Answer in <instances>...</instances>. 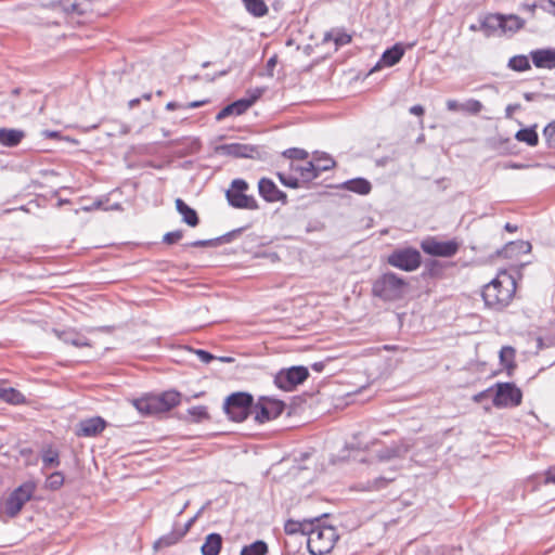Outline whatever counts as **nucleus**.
Returning a JSON list of instances; mask_svg holds the SVG:
<instances>
[{
  "instance_id": "1",
  "label": "nucleus",
  "mask_w": 555,
  "mask_h": 555,
  "mask_svg": "<svg viewBox=\"0 0 555 555\" xmlns=\"http://www.w3.org/2000/svg\"><path fill=\"white\" fill-rule=\"evenodd\" d=\"M516 292V281L512 274L501 271L482 289V298L489 308L502 310L507 307Z\"/></svg>"
},
{
  "instance_id": "2",
  "label": "nucleus",
  "mask_w": 555,
  "mask_h": 555,
  "mask_svg": "<svg viewBox=\"0 0 555 555\" xmlns=\"http://www.w3.org/2000/svg\"><path fill=\"white\" fill-rule=\"evenodd\" d=\"M307 537L308 550L312 555L330 553L338 540L336 529L322 525L319 519L313 520L310 530L307 531Z\"/></svg>"
},
{
  "instance_id": "3",
  "label": "nucleus",
  "mask_w": 555,
  "mask_h": 555,
  "mask_svg": "<svg viewBox=\"0 0 555 555\" xmlns=\"http://www.w3.org/2000/svg\"><path fill=\"white\" fill-rule=\"evenodd\" d=\"M408 283L393 272L380 275L373 284L372 292L376 297L386 301L401 299L406 293Z\"/></svg>"
},
{
  "instance_id": "4",
  "label": "nucleus",
  "mask_w": 555,
  "mask_h": 555,
  "mask_svg": "<svg viewBox=\"0 0 555 555\" xmlns=\"http://www.w3.org/2000/svg\"><path fill=\"white\" fill-rule=\"evenodd\" d=\"M248 183L243 179H234L225 192L229 204L238 209L256 210L259 208L256 198L247 195Z\"/></svg>"
},
{
  "instance_id": "5",
  "label": "nucleus",
  "mask_w": 555,
  "mask_h": 555,
  "mask_svg": "<svg viewBox=\"0 0 555 555\" xmlns=\"http://www.w3.org/2000/svg\"><path fill=\"white\" fill-rule=\"evenodd\" d=\"M253 397L246 392H236L229 396L223 404L227 415L234 422H243L248 414H253Z\"/></svg>"
},
{
  "instance_id": "6",
  "label": "nucleus",
  "mask_w": 555,
  "mask_h": 555,
  "mask_svg": "<svg viewBox=\"0 0 555 555\" xmlns=\"http://www.w3.org/2000/svg\"><path fill=\"white\" fill-rule=\"evenodd\" d=\"M387 262L393 268L412 272L422 263L421 253L412 247L397 248L387 257Z\"/></svg>"
},
{
  "instance_id": "7",
  "label": "nucleus",
  "mask_w": 555,
  "mask_h": 555,
  "mask_svg": "<svg viewBox=\"0 0 555 555\" xmlns=\"http://www.w3.org/2000/svg\"><path fill=\"white\" fill-rule=\"evenodd\" d=\"M36 491V485L27 481L17 487L4 502V513L13 518L20 514L24 505L30 501Z\"/></svg>"
},
{
  "instance_id": "8",
  "label": "nucleus",
  "mask_w": 555,
  "mask_h": 555,
  "mask_svg": "<svg viewBox=\"0 0 555 555\" xmlns=\"http://www.w3.org/2000/svg\"><path fill=\"white\" fill-rule=\"evenodd\" d=\"M460 246V242L455 238L439 241L434 236H428L421 242V248L423 251L434 257H453L457 254Z\"/></svg>"
},
{
  "instance_id": "9",
  "label": "nucleus",
  "mask_w": 555,
  "mask_h": 555,
  "mask_svg": "<svg viewBox=\"0 0 555 555\" xmlns=\"http://www.w3.org/2000/svg\"><path fill=\"white\" fill-rule=\"evenodd\" d=\"M284 408L285 404L281 400L270 397H261L254 405L253 414L258 423H264L281 415Z\"/></svg>"
},
{
  "instance_id": "10",
  "label": "nucleus",
  "mask_w": 555,
  "mask_h": 555,
  "mask_svg": "<svg viewBox=\"0 0 555 555\" xmlns=\"http://www.w3.org/2000/svg\"><path fill=\"white\" fill-rule=\"evenodd\" d=\"M309 376L305 366H292L281 370L274 377V384L282 390L292 391L296 386L302 384Z\"/></svg>"
},
{
  "instance_id": "11",
  "label": "nucleus",
  "mask_w": 555,
  "mask_h": 555,
  "mask_svg": "<svg viewBox=\"0 0 555 555\" xmlns=\"http://www.w3.org/2000/svg\"><path fill=\"white\" fill-rule=\"evenodd\" d=\"M522 393L512 383H499L496 384V392L493 398V404L496 408H511L517 406L521 403Z\"/></svg>"
},
{
  "instance_id": "12",
  "label": "nucleus",
  "mask_w": 555,
  "mask_h": 555,
  "mask_svg": "<svg viewBox=\"0 0 555 555\" xmlns=\"http://www.w3.org/2000/svg\"><path fill=\"white\" fill-rule=\"evenodd\" d=\"M398 472L395 468H390L386 474L380 475L373 480H367L365 482H358L354 488L359 491H379L388 487L392 481L397 479Z\"/></svg>"
},
{
  "instance_id": "13",
  "label": "nucleus",
  "mask_w": 555,
  "mask_h": 555,
  "mask_svg": "<svg viewBox=\"0 0 555 555\" xmlns=\"http://www.w3.org/2000/svg\"><path fill=\"white\" fill-rule=\"evenodd\" d=\"M106 426V422L100 417L82 420L77 425L76 435L79 437H95L101 434Z\"/></svg>"
},
{
  "instance_id": "14",
  "label": "nucleus",
  "mask_w": 555,
  "mask_h": 555,
  "mask_svg": "<svg viewBox=\"0 0 555 555\" xmlns=\"http://www.w3.org/2000/svg\"><path fill=\"white\" fill-rule=\"evenodd\" d=\"M260 196L267 202H285L286 194L278 189L275 183L267 178H262L258 182Z\"/></svg>"
},
{
  "instance_id": "15",
  "label": "nucleus",
  "mask_w": 555,
  "mask_h": 555,
  "mask_svg": "<svg viewBox=\"0 0 555 555\" xmlns=\"http://www.w3.org/2000/svg\"><path fill=\"white\" fill-rule=\"evenodd\" d=\"M413 447L408 440H401L398 443H393L377 453V459L380 462L390 461L392 459L403 457Z\"/></svg>"
},
{
  "instance_id": "16",
  "label": "nucleus",
  "mask_w": 555,
  "mask_h": 555,
  "mask_svg": "<svg viewBox=\"0 0 555 555\" xmlns=\"http://www.w3.org/2000/svg\"><path fill=\"white\" fill-rule=\"evenodd\" d=\"M532 63L538 68H555V49H538L530 52Z\"/></svg>"
},
{
  "instance_id": "17",
  "label": "nucleus",
  "mask_w": 555,
  "mask_h": 555,
  "mask_svg": "<svg viewBox=\"0 0 555 555\" xmlns=\"http://www.w3.org/2000/svg\"><path fill=\"white\" fill-rule=\"evenodd\" d=\"M94 0H61L60 7L64 12L83 15L92 11Z\"/></svg>"
},
{
  "instance_id": "18",
  "label": "nucleus",
  "mask_w": 555,
  "mask_h": 555,
  "mask_svg": "<svg viewBox=\"0 0 555 555\" xmlns=\"http://www.w3.org/2000/svg\"><path fill=\"white\" fill-rule=\"evenodd\" d=\"M403 54H404L403 47L400 43H396L393 47H391L390 49H387L383 53L380 60L378 61V63L376 64V66L374 67L373 70H375L378 67H384V66L390 67V66L396 65L402 59Z\"/></svg>"
},
{
  "instance_id": "19",
  "label": "nucleus",
  "mask_w": 555,
  "mask_h": 555,
  "mask_svg": "<svg viewBox=\"0 0 555 555\" xmlns=\"http://www.w3.org/2000/svg\"><path fill=\"white\" fill-rule=\"evenodd\" d=\"M253 105V101H247V99H241L233 102L230 105L223 107L216 116L217 120H222L223 118L230 115H242Z\"/></svg>"
},
{
  "instance_id": "20",
  "label": "nucleus",
  "mask_w": 555,
  "mask_h": 555,
  "mask_svg": "<svg viewBox=\"0 0 555 555\" xmlns=\"http://www.w3.org/2000/svg\"><path fill=\"white\" fill-rule=\"evenodd\" d=\"M25 138V132L20 129L0 128V145L14 147Z\"/></svg>"
},
{
  "instance_id": "21",
  "label": "nucleus",
  "mask_w": 555,
  "mask_h": 555,
  "mask_svg": "<svg viewBox=\"0 0 555 555\" xmlns=\"http://www.w3.org/2000/svg\"><path fill=\"white\" fill-rule=\"evenodd\" d=\"M54 333L65 344L73 345L78 348L90 346L89 339L86 336L81 335L80 333L76 332L75 330H66L63 332L55 330Z\"/></svg>"
},
{
  "instance_id": "22",
  "label": "nucleus",
  "mask_w": 555,
  "mask_h": 555,
  "mask_svg": "<svg viewBox=\"0 0 555 555\" xmlns=\"http://www.w3.org/2000/svg\"><path fill=\"white\" fill-rule=\"evenodd\" d=\"M159 404L155 396H149L133 401V405L142 415L160 413L158 410Z\"/></svg>"
},
{
  "instance_id": "23",
  "label": "nucleus",
  "mask_w": 555,
  "mask_h": 555,
  "mask_svg": "<svg viewBox=\"0 0 555 555\" xmlns=\"http://www.w3.org/2000/svg\"><path fill=\"white\" fill-rule=\"evenodd\" d=\"M175 204L178 212L182 217L183 222L192 228L198 224L199 219L197 212L191 208L183 199L177 198Z\"/></svg>"
},
{
  "instance_id": "24",
  "label": "nucleus",
  "mask_w": 555,
  "mask_h": 555,
  "mask_svg": "<svg viewBox=\"0 0 555 555\" xmlns=\"http://www.w3.org/2000/svg\"><path fill=\"white\" fill-rule=\"evenodd\" d=\"M292 171L297 175L304 183L310 182L319 177L313 162H307L305 165L293 164Z\"/></svg>"
},
{
  "instance_id": "25",
  "label": "nucleus",
  "mask_w": 555,
  "mask_h": 555,
  "mask_svg": "<svg viewBox=\"0 0 555 555\" xmlns=\"http://www.w3.org/2000/svg\"><path fill=\"white\" fill-rule=\"evenodd\" d=\"M227 155L234 157H253L256 152L255 147L248 144L231 143L220 146Z\"/></svg>"
},
{
  "instance_id": "26",
  "label": "nucleus",
  "mask_w": 555,
  "mask_h": 555,
  "mask_svg": "<svg viewBox=\"0 0 555 555\" xmlns=\"http://www.w3.org/2000/svg\"><path fill=\"white\" fill-rule=\"evenodd\" d=\"M504 14H489L482 21L481 29L486 33L487 36H491L498 29H502V24L504 23Z\"/></svg>"
},
{
  "instance_id": "27",
  "label": "nucleus",
  "mask_w": 555,
  "mask_h": 555,
  "mask_svg": "<svg viewBox=\"0 0 555 555\" xmlns=\"http://www.w3.org/2000/svg\"><path fill=\"white\" fill-rule=\"evenodd\" d=\"M222 545V538L219 533H210L202 545L203 555H218Z\"/></svg>"
},
{
  "instance_id": "28",
  "label": "nucleus",
  "mask_w": 555,
  "mask_h": 555,
  "mask_svg": "<svg viewBox=\"0 0 555 555\" xmlns=\"http://www.w3.org/2000/svg\"><path fill=\"white\" fill-rule=\"evenodd\" d=\"M155 397L160 403L158 406L160 413L169 411L180 403V393L177 391H166Z\"/></svg>"
},
{
  "instance_id": "29",
  "label": "nucleus",
  "mask_w": 555,
  "mask_h": 555,
  "mask_svg": "<svg viewBox=\"0 0 555 555\" xmlns=\"http://www.w3.org/2000/svg\"><path fill=\"white\" fill-rule=\"evenodd\" d=\"M343 188L360 195H366L371 192L372 185L366 179L356 178L344 182Z\"/></svg>"
},
{
  "instance_id": "30",
  "label": "nucleus",
  "mask_w": 555,
  "mask_h": 555,
  "mask_svg": "<svg viewBox=\"0 0 555 555\" xmlns=\"http://www.w3.org/2000/svg\"><path fill=\"white\" fill-rule=\"evenodd\" d=\"M0 398L9 403L18 404L24 401V396L16 389L0 382Z\"/></svg>"
},
{
  "instance_id": "31",
  "label": "nucleus",
  "mask_w": 555,
  "mask_h": 555,
  "mask_svg": "<svg viewBox=\"0 0 555 555\" xmlns=\"http://www.w3.org/2000/svg\"><path fill=\"white\" fill-rule=\"evenodd\" d=\"M183 535H184V532L173 530V531L160 537L154 543V550L159 551L162 548L171 546V545L178 543L182 539Z\"/></svg>"
},
{
  "instance_id": "32",
  "label": "nucleus",
  "mask_w": 555,
  "mask_h": 555,
  "mask_svg": "<svg viewBox=\"0 0 555 555\" xmlns=\"http://www.w3.org/2000/svg\"><path fill=\"white\" fill-rule=\"evenodd\" d=\"M312 522L313 520L296 521L291 519L285 522L284 530L287 534H295L300 532L307 535V531L310 530Z\"/></svg>"
},
{
  "instance_id": "33",
  "label": "nucleus",
  "mask_w": 555,
  "mask_h": 555,
  "mask_svg": "<svg viewBox=\"0 0 555 555\" xmlns=\"http://www.w3.org/2000/svg\"><path fill=\"white\" fill-rule=\"evenodd\" d=\"M525 26V20L515 14L505 15L504 23L502 24V33H515Z\"/></svg>"
},
{
  "instance_id": "34",
  "label": "nucleus",
  "mask_w": 555,
  "mask_h": 555,
  "mask_svg": "<svg viewBox=\"0 0 555 555\" xmlns=\"http://www.w3.org/2000/svg\"><path fill=\"white\" fill-rule=\"evenodd\" d=\"M246 10L254 16L261 17L268 13V7L262 0H243Z\"/></svg>"
},
{
  "instance_id": "35",
  "label": "nucleus",
  "mask_w": 555,
  "mask_h": 555,
  "mask_svg": "<svg viewBox=\"0 0 555 555\" xmlns=\"http://www.w3.org/2000/svg\"><path fill=\"white\" fill-rule=\"evenodd\" d=\"M515 138L520 141L525 142L530 146H535L539 142L538 133L533 128H525L517 131Z\"/></svg>"
},
{
  "instance_id": "36",
  "label": "nucleus",
  "mask_w": 555,
  "mask_h": 555,
  "mask_svg": "<svg viewBox=\"0 0 555 555\" xmlns=\"http://www.w3.org/2000/svg\"><path fill=\"white\" fill-rule=\"evenodd\" d=\"M332 40L335 42L336 48H338L340 46H345V44L349 43L351 41V36L346 33L338 31V30H332L324 35L323 41L327 42V41H332Z\"/></svg>"
},
{
  "instance_id": "37",
  "label": "nucleus",
  "mask_w": 555,
  "mask_h": 555,
  "mask_svg": "<svg viewBox=\"0 0 555 555\" xmlns=\"http://www.w3.org/2000/svg\"><path fill=\"white\" fill-rule=\"evenodd\" d=\"M186 413L190 421L194 423H201L210 418L205 405L192 406L186 411Z\"/></svg>"
},
{
  "instance_id": "38",
  "label": "nucleus",
  "mask_w": 555,
  "mask_h": 555,
  "mask_svg": "<svg viewBox=\"0 0 555 555\" xmlns=\"http://www.w3.org/2000/svg\"><path fill=\"white\" fill-rule=\"evenodd\" d=\"M268 546L263 541H256L250 545L244 546L241 551V555H266Z\"/></svg>"
},
{
  "instance_id": "39",
  "label": "nucleus",
  "mask_w": 555,
  "mask_h": 555,
  "mask_svg": "<svg viewBox=\"0 0 555 555\" xmlns=\"http://www.w3.org/2000/svg\"><path fill=\"white\" fill-rule=\"evenodd\" d=\"M43 468H50L60 465L59 452L53 449H47L41 455Z\"/></svg>"
},
{
  "instance_id": "40",
  "label": "nucleus",
  "mask_w": 555,
  "mask_h": 555,
  "mask_svg": "<svg viewBox=\"0 0 555 555\" xmlns=\"http://www.w3.org/2000/svg\"><path fill=\"white\" fill-rule=\"evenodd\" d=\"M508 66L516 72H525L530 69V63L526 55L513 56L508 62Z\"/></svg>"
},
{
  "instance_id": "41",
  "label": "nucleus",
  "mask_w": 555,
  "mask_h": 555,
  "mask_svg": "<svg viewBox=\"0 0 555 555\" xmlns=\"http://www.w3.org/2000/svg\"><path fill=\"white\" fill-rule=\"evenodd\" d=\"M483 109V104L476 99H468L462 103V112L469 115H478Z\"/></svg>"
},
{
  "instance_id": "42",
  "label": "nucleus",
  "mask_w": 555,
  "mask_h": 555,
  "mask_svg": "<svg viewBox=\"0 0 555 555\" xmlns=\"http://www.w3.org/2000/svg\"><path fill=\"white\" fill-rule=\"evenodd\" d=\"M64 483V475L61 472H54L48 476L46 487L50 490H57Z\"/></svg>"
},
{
  "instance_id": "43",
  "label": "nucleus",
  "mask_w": 555,
  "mask_h": 555,
  "mask_svg": "<svg viewBox=\"0 0 555 555\" xmlns=\"http://www.w3.org/2000/svg\"><path fill=\"white\" fill-rule=\"evenodd\" d=\"M515 358V350L509 346H504L500 350V361L505 367H512Z\"/></svg>"
},
{
  "instance_id": "44",
  "label": "nucleus",
  "mask_w": 555,
  "mask_h": 555,
  "mask_svg": "<svg viewBox=\"0 0 555 555\" xmlns=\"http://www.w3.org/2000/svg\"><path fill=\"white\" fill-rule=\"evenodd\" d=\"M313 163L315 165L318 175L322 171L330 170L335 166L334 159L328 156L319 157Z\"/></svg>"
},
{
  "instance_id": "45",
  "label": "nucleus",
  "mask_w": 555,
  "mask_h": 555,
  "mask_svg": "<svg viewBox=\"0 0 555 555\" xmlns=\"http://www.w3.org/2000/svg\"><path fill=\"white\" fill-rule=\"evenodd\" d=\"M278 177H279L281 183L285 186L293 188V189H297L300 186L301 181L297 175L294 176V175H285V173L279 172Z\"/></svg>"
},
{
  "instance_id": "46",
  "label": "nucleus",
  "mask_w": 555,
  "mask_h": 555,
  "mask_svg": "<svg viewBox=\"0 0 555 555\" xmlns=\"http://www.w3.org/2000/svg\"><path fill=\"white\" fill-rule=\"evenodd\" d=\"M543 135L548 147L555 149V120L545 126Z\"/></svg>"
},
{
  "instance_id": "47",
  "label": "nucleus",
  "mask_w": 555,
  "mask_h": 555,
  "mask_svg": "<svg viewBox=\"0 0 555 555\" xmlns=\"http://www.w3.org/2000/svg\"><path fill=\"white\" fill-rule=\"evenodd\" d=\"M284 155L291 159L304 160L308 157V153L301 149H288L284 152Z\"/></svg>"
},
{
  "instance_id": "48",
  "label": "nucleus",
  "mask_w": 555,
  "mask_h": 555,
  "mask_svg": "<svg viewBox=\"0 0 555 555\" xmlns=\"http://www.w3.org/2000/svg\"><path fill=\"white\" fill-rule=\"evenodd\" d=\"M183 237V232L181 230L168 232L164 235L163 242L166 244H175L179 242Z\"/></svg>"
},
{
  "instance_id": "49",
  "label": "nucleus",
  "mask_w": 555,
  "mask_h": 555,
  "mask_svg": "<svg viewBox=\"0 0 555 555\" xmlns=\"http://www.w3.org/2000/svg\"><path fill=\"white\" fill-rule=\"evenodd\" d=\"M446 105L449 112H462V103L456 100L449 99L447 100Z\"/></svg>"
},
{
  "instance_id": "50",
  "label": "nucleus",
  "mask_w": 555,
  "mask_h": 555,
  "mask_svg": "<svg viewBox=\"0 0 555 555\" xmlns=\"http://www.w3.org/2000/svg\"><path fill=\"white\" fill-rule=\"evenodd\" d=\"M217 244V240H201L195 241L190 244V246L193 247H208V246H215Z\"/></svg>"
},
{
  "instance_id": "51",
  "label": "nucleus",
  "mask_w": 555,
  "mask_h": 555,
  "mask_svg": "<svg viewBox=\"0 0 555 555\" xmlns=\"http://www.w3.org/2000/svg\"><path fill=\"white\" fill-rule=\"evenodd\" d=\"M263 90L262 89H255L249 92V96L247 98V101H253V104L262 95Z\"/></svg>"
},
{
  "instance_id": "52",
  "label": "nucleus",
  "mask_w": 555,
  "mask_h": 555,
  "mask_svg": "<svg viewBox=\"0 0 555 555\" xmlns=\"http://www.w3.org/2000/svg\"><path fill=\"white\" fill-rule=\"evenodd\" d=\"M197 356L205 363H209L214 359V356L205 350H197Z\"/></svg>"
},
{
  "instance_id": "53",
  "label": "nucleus",
  "mask_w": 555,
  "mask_h": 555,
  "mask_svg": "<svg viewBox=\"0 0 555 555\" xmlns=\"http://www.w3.org/2000/svg\"><path fill=\"white\" fill-rule=\"evenodd\" d=\"M424 112H425L424 107L418 104L410 107V113L413 115H416V116H423Z\"/></svg>"
},
{
  "instance_id": "54",
  "label": "nucleus",
  "mask_w": 555,
  "mask_h": 555,
  "mask_svg": "<svg viewBox=\"0 0 555 555\" xmlns=\"http://www.w3.org/2000/svg\"><path fill=\"white\" fill-rule=\"evenodd\" d=\"M520 108V105L519 104H509L507 105L506 109H505V113H506V117L509 118L512 117L513 113L517 109Z\"/></svg>"
},
{
  "instance_id": "55",
  "label": "nucleus",
  "mask_w": 555,
  "mask_h": 555,
  "mask_svg": "<svg viewBox=\"0 0 555 555\" xmlns=\"http://www.w3.org/2000/svg\"><path fill=\"white\" fill-rule=\"evenodd\" d=\"M545 481L555 483V466L546 472Z\"/></svg>"
},
{
  "instance_id": "56",
  "label": "nucleus",
  "mask_w": 555,
  "mask_h": 555,
  "mask_svg": "<svg viewBox=\"0 0 555 555\" xmlns=\"http://www.w3.org/2000/svg\"><path fill=\"white\" fill-rule=\"evenodd\" d=\"M207 101H193L184 105V108H197L206 104Z\"/></svg>"
},
{
  "instance_id": "57",
  "label": "nucleus",
  "mask_w": 555,
  "mask_h": 555,
  "mask_svg": "<svg viewBox=\"0 0 555 555\" xmlns=\"http://www.w3.org/2000/svg\"><path fill=\"white\" fill-rule=\"evenodd\" d=\"M178 108H184V105L177 103V102H168L166 105V109L173 111Z\"/></svg>"
},
{
  "instance_id": "58",
  "label": "nucleus",
  "mask_w": 555,
  "mask_h": 555,
  "mask_svg": "<svg viewBox=\"0 0 555 555\" xmlns=\"http://www.w3.org/2000/svg\"><path fill=\"white\" fill-rule=\"evenodd\" d=\"M324 367V364L322 362H315L312 364V369L317 372H321Z\"/></svg>"
},
{
  "instance_id": "59",
  "label": "nucleus",
  "mask_w": 555,
  "mask_h": 555,
  "mask_svg": "<svg viewBox=\"0 0 555 555\" xmlns=\"http://www.w3.org/2000/svg\"><path fill=\"white\" fill-rule=\"evenodd\" d=\"M487 395V391H482V392H479L477 395L474 396V401L476 402H480L482 400L483 397H486Z\"/></svg>"
},
{
  "instance_id": "60",
  "label": "nucleus",
  "mask_w": 555,
  "mask_h": 555,
  "mask_svg": "<svg viewBox=\"0 0 555 555\" xmlns=\"http://www.w3.org/2000/svg\"><path fill=\"white\" fill-rule=\"evenodd\" d=\"M504 229H505L506 231H508V232H516V231H517V227H516V225H513V224H511V223H506V224L504 225Z\"/></svg>"
},
{
  "instance_id": "61",
  "label": "nucleus",
  "mask_w": 555,
  "mask_h": 555,
  "mask_svg": "<svg viewBox=\"0 0 555 555\" xmlns=\"http://www.w3.org/2000/svg\"><path fill=\"white\" fill-rule=\"evenodd\" d=\"M139 103H140V99H133V100H130V101H129V107H130V108H133V107H134V106H137Z\"/></svg>"
},
{
  "instance_id": "62",
  "label": "nucleus",
  "mask_w": 555,
  "mask_h": 555,
  "mask_svg": "<svg viewBox=\"0 0 555 555\" xmlns=\"http://www.w3.org/2000/svg\"><path fill=\"white\" fill-rule=\"evenodd\" d=\"M193 522V519H191L190 521H188V524L185 525L184 529L181 531V532H184V534L186 533V531L189 530L190 526L192 525Z\"/></svg>"
},
{
  "instance_id": "63",
  "label": "nucleus",
  "mask_w": 555,
  "mask_h": 555,
  "mask_svg": "<svg viewBox=\"0 0 555 555\" xmlns=\"http://www.w3.org/2000/svg\"><path fill=\"white\" fill-rule=\"evenodd\" d=\"M524 8L529 10V11H533L535 5L534 4H524Z\"/></svg>"
},
{
  "instance_id": "64",
  "label": "nucleus",
  "mask_w": 555,
  "mask_h": 555,
  "mask_svg": "<svg viewBox=\"0 0 555 555\" xmlns=\"http://www.w3.org/2000/svg\"><path fill=\"white\" fill-rule=\"evenodd\" d=\"M275 65V59L274 57H271L269 61H268V66L271 67V66H274Z\"/></svg>"
}]
</instances>
